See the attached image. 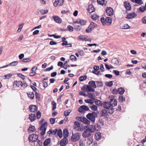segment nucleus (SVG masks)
Returning a JSON list of instances; mask_svg holds the SVG:
<instances>
[{
	"label": "nucleus",
	"mask_w": 146,
	"mask_h": 146,
	"mask_svg": "<svg viewBox=\"0 0 146 146\" xmlns=\"http://www.w3.org/2000/svg\"><path fill=\"white\" fill-rule=\"evenodd\" d=\"M97 116V113L94 112L92 113H89L87 114L86 117L93 122H94L95 121L96 117Z\"/></svg>",
	"instance_id": "obj_1"
},
{
	"label": "nucleus",
	"mask_w": 146,
	"mask_h": 146,
	"mask_svg": "<svg viewBox=\"0 0 146 146\" xmlns=\"http://www.w3.org/2000/svg\"><path fill=\"white\" fill-rule=\"evenodd\" d=\"M47 125L48 124L47 122H45L42 124L40 127V129L41 131V132L40 133V134L42 136L45 134Z\"/></svg>",
	"instance_id": "obj_2"
},
{
	"label": "nucleus",
	"mask_w": 146,
	"mask_h": 146,
	"mask_svg": "<svg viewBox=\"0 0 146 146\" xmlns=\"http://www.w3.org/2000/svg\"><path fill=\"white\" fill-rule=\"evenodd\" d=\"M81 90L84 92H93L95 91V89L88 85L83 86L81 88Z\"/></svg>",
	"instance_id": "obj_3"
},
{
	"label": "nucleus",
	"mask_w": 146,
	"mask_h": 146,
	"mask_svg": "<svg viewBox=\"0 0 146 146\" xmlns=\"http://www.w3.org/2000/svg\"><path fill=\"white\" fill-rule=\"evenodd\" d=\"M38 136L35 134H30L28 137L29 141L31 142H35L37 140Z\"/></svg>",
	"instance_id": "obj_4"
},
{
	"label": "nucleus",
	"mask_w": 146,
	"mask_h": 146,
	"mask_svg": "<svg viewBox=\"0 0 146 146\" xmlns=\"http://www.w3.org/2000/svg\"><path fill=\"white\" fill-rule=\"evenodd\" d=\"M80 135L78 133L73 134L72 133V135L71 137V140L73 141H78L80 138Z\"/></svg>",
	"instance_id": "obj_5"
},
{
	"label": "nucleus",
	"mask_w": 146,
	"mask_h": 146,
	"mask_svg": "<svg viewBox=\"0 0 146 146\" xmlns=\"http://www.w3.org/2000/svg\"><path fill=\"white\" fill-rule=\"evenodd\" d=\"M106 12L107 15L110 16H112L114 13L113 9L111 7H107Z\"/></svg>",
	"instance_id": "obj_6"
},
{
	"label": "nucleus",
	"mask_w": 146,
	"mask_h": 146,
	"mask_svg": "<svg viewBox=\"0 0 146 146\" xmlns=\"http://www.w3.org/2000/svg\"><path fill=\"white\" fill-rule=\"evenodd\" d=\"M89 109L88 107L86 106H82L78 108V111L81 113H83L85 112V111H88Z\"/></svg>",
	"instance_id": "obj_7"
},
{
	"label": "nucleus",
	"mask_w": 146,
	"mask_h": 146,
	"mask_svg": "<svg viewBox=\"0 0 146 146\" xmlns=\"http://www.w3.org/2000/svg\"><path fill=\"white\" fill-rule=\"evenodd\" d=\"M92 135V134L90 131L87 129L84 131L82 134V136L84 138H87L90 137Z\"/></svg>",
	"instance_id": "obj_8"
},
{
	"label": "nucleus",
	"mask_w": 146,
	"mask_h": 146,
	"mask_svg": "<svg viewBox=\"0 0 146 146\" xmlns=\"http://www.w3.org/2000/svg\"><path fill=\"white\" fill-rule=\"evenodd\" d=\"M68 143V139L67 138L64 137L60 141V145L61 146H65Z\"/></svg>",
	"instance_id": "obj_9"
},
{
	"label": "nucleus",
	"mask_w": 146,
	"mask_h": 146,
	"mask_svg": "<svg viewBox=\"0 0 146 146\" xmlns=\"http://www.w3.org/2000/svg\"><path fill=\"white\" fill-rule=\"evenodd\" d=\"M79 119V120L84 124H89L90 123V121L85 117H80Z\"/></svg>",
	"instance_id": "obj_10"
},
{
	"label": "nucleus",
	"mask_w": 146,
	"mask_h": 146,
	"mask_svg": "<svg viewBox=\"0 0 146 146\" xmlns=\"http://www.w3.org/2000/svg\"><path fill=\"white\" fill-rule=\"evenodd\" d=\"M29 108L31 112H35L37 110V108L36 106L33 105H30L29 106Z\"/></svg>",
	"instance_id": "obj_11"
},
{
	"label": "nucleus",
	"mask_w": 146,
	"mask_h": 146,
	"mask_svg": "<svg viewBox=\"0 0 146 146\" xmlns=\"http://www.w3.org/2000/svg\"><path fill=\"white\" fill-rule=\"evenodd\" d=\"M124 5L127 11H129L131 10V7L130 3L128 1H125L124 2Z\"/></svg>",
	"instance_id": "obj_12"
},
{
	"label": "nucleus",
	"mask_w": 146,
	"mask_h": 146,
	"mask_svg": "<svg viewBox=\"0 0 146 146\" xmlns=\"http://www.w3.org/2000/svg\"><path fill=\"white\" fill-rule=\"evenodd\" d=\"M52 18L54 19V21L57 23H60L62 22L61 19L58 16H53Z\"/></svg>",
	"instance_id": "obj_13"
},
{
	"label": "nucleus",
	"mask_w": 146,
	"mask_h": 146,
	"mask_svg": "<svg viewBox=\"0 0 146 146\" xmlns=\"http://www.w3.org/2000/svg\"><path fill=\"white\" fill-rule=\"evenodd\" d=\"M86 127L87 129L90 131L91 133H93L96 130V128L94 127V125H90L88 127V126H86Z\"/></svg>",
	"instance_id": "obj_14"
},
{
	"label": "nucleus",
	"mask_w": 146,
	"mask_h": 146,
	"mask_svg": "<svg viewBox=\"0 0 146 146\" xmlns=\"http://www.w3.org/2000/svg\"><path fill=\"white\" fill-rule=\"evenodd\" d=\"M137 16V14L135 13H129L127 15V16L126 17L128 19H130L133 18Z\"/></svg>",
	"instance_id": "obj_15"
},
{
	"label": "nucleus",
	"mask_w": 146,
	"mask_h": 146,
	"mask_svg": "<svg viewBox=\"0 0 146 146\" xmlns=\"http://www.w3.org/2000/svg\"><path fill=\"white\" fill-rule=\"evenodd\" d=\"M95 8L92 5H90L89 6L88 9V12L90 13L95 11Z\"/></svg>",
	"instance_id": "obj_16"
},
{
	"label": "nucleus",
	"mask_w": 146,
	"mask_h": 146,
	"mask_svg": "<svg viewBox=\"0 0 146 146\" xmlns=\"http://www.w3.org/2000/svg\"><path fill=\"white\" fill-rule=\"evenodd\" d=\"M110 102L111 104V106H115L117 104V101L114 98L111 99L110 100Z\"/></svg>",
	"instance_id": "obj_17"
},
{
	"label": "nucleus",
	"mask_w": 146,
	"mask_h": 146,
	"mask_svg": "<svg viewBox=\"0 0 146 146\" xmlns=\"http://www.w3.org/2000/svg\"><path fill=\"white\" fill-rule=\"evenodd\" d=\"M29 119L31 121H34L36 118V115L34 113H31L29 115Z\"/></svg>",
	"instance_id": "obj_18"
},
{
	"label": "nucleus",
	"mask_w": 146,
	"mask_h": 146,
	"mask_svg": "<svg viewBox=\"0 0 146 146\" xmlns=\"http://www.w3.org/2000/svg\"><path fill=\"white\" fill-rule=\"evenodd\" d=\"M111 106L110 102H104L103 107L104 108L109 109L111 108Z\"/></svg>",
	"instance_id": "obj_19"
},
{
	"label": "nucleus",
	"mask_w": 146,
	"mask_h": 146,
	"mask_svg": "<svg viewBox=\"0 0 146 146\" xmlns=\"http://www.w3.org/2000/svg\"><path fill=\"white\" fill-rule=\"evenodd\" d=\"M21 85H22V82L20 81L16 80L13 82V85L18 87H21Z\"/></svg>",
	"instance_id": "obj_20"
},
{
	"label": "nucleus",
	"mask_w": 146,
	"mask_h": 146,
	"mask_svg": "<svg viewBox=\"0 0 146 146\" xmlns=\"http://www.w3.org/2000/svg\"><path fill=\"white\" fill-rule=\"evenodd\" d=\"M111 18L110 17H107L105 19V24L107 25H110L112 22Z\"/></svg>",
	"instance_id": "obj_21"
},
{
	"label": "nucleus",
	"mask_w": 146,
	"mask_h": 146,
	"mask_svg": "<svg viewBox=\"0 0 146 146\" xmlns=\"http://www.w3.org/2000/svg\"><path fill=\"white\" fill-rule=\"evenodd\" d=\"M89 86L92 87V88H96L97 86L95 82L94 81H90L88 82Z\"/></svg>",
	"instance_id": "obj_22"
},
{
	"label": "nucleus",
	"mask_w": 146,
	"mask_h": 146,
	"mask_svg": "<svg viewBox=\"0 0 146 146\" xmlns=\"http://www.w3.org/2000/svg\"><path fill=\"white\" fill-rule=\"evenodd\" d=\"M101 114L102 117L106 116L108 117V116L107 111L106 110H102Z\"/></svg>",
	"instance_id": "obj_23"
},
{
	"label": "nucleus",
	"mask_w": 146,
	"mask_h": 146,
	"mask_svg": "<svg viewBox=\"0 0 146 146\" xmlns=\"http://www.w3.org/2000/svg\"><path fill=\"white\" fill-rule=\"evenodd\" d=\"M94 137L98 141L100 140L101 138V134L100 132H97L95 134Z\"/></svg>",
	"instance_id": "obj_24"
},
{
	"label": "nucleus",
	"mask_w": 146,
	"mask_h": 146,
	"mask_svg": "<svg viewBox=\"0 0 146 146\" xmlns=\"http://www.w3.org/2000/svg\"><path fill=\"white\" fill-rule=\"evenodd\" d=\"M28 130L29 133L33 132L35 130V127L34 126L31 125L29 127Z\"/></svg>",
	"instance_id": "obj_25"
},
{
	"label": "nucleus",
	"mask_w": 146,
	"mask_h": 146,
	"mask_svg": "<svg viewBox=\"0 0 146 146\" xmlns=\"http://www.w3.org/2000/svg\"><path fill=\"white\" fill-rule=\"evenodd\" d=\"M69 134L68 131V130L66 129H64L63 131V135L64 137L67 138Z\"/></svg>",
	"instance_id": "obj_26"
},
{
	"label": "nucleus",
	"mask_w": 146,
	"mask_h": 146,
	"mask_svg": "<svg viewBox=\"0 0 146 146\" xmlns=\"http://www.w3.org/2000/svg\"><path fill=\"white\" fill-rule=\"evenodd\" d=\"M125 91L124 89L122 87L119 88L117 90L118 93L120 95L123 94Z\"/></svg>",
	"instance_id": "obj_27"
},
{
	"label": "nucleus",
	"mask_w": 146,
	"mask_h": 146,
	"mask_svg": "<svg viewBox=\"0 0 146 146\" xmlns=\"http://www.w3.org/2000/svg\"><path fill=\"white\" fill-rule=\"evenodd\" d=\"M27 94L28 97L31 100L33 99L34 98V94L33 92H29L27 93Z\"/></svg>",
	"instance_id": "obj_28"
},
{
	"label": "nucleus",
	"mask_w": 146,
	"mask_h": 146,
	"mask_svg": "<svg viewBox=\"0 0 146 146\" xmlns=\"http://www.w3.org/2000/svg\"><path fill=\"white\" fill-rule=\"evenodd\" d=\"M111 62L112 64L115 65H118L119 63V61L116 58H114L112 59Z\"/></svg>",
	"instance_id": "obj_29"
},
{
	"label": "nucleus",
	"mask_w": 146,
	"mask_h": 146,
	"mask_svg": "<svg viewBox=\"0 0 146 146\" xmlns=\"http://www.w3.org/2000/svg\"><path fill=\"white\" fill-rule=\"evenodd\" d=\"M50 142V139L48 138L46 139L44 142V145L45 146H47Z\"/></svg>",
	"instance_id": "obj_30"
},
{
	"label": "nucleus",
	"mask_w": 146,
	"mask_h": 146,
	"mask_svg": "<svg viewBox=\"0 0 146 146\" xmlns=\"http://www.w3.org/2000/svg\"><path fill=\"white\" fill-rule=\"evenodd\" d=\"M94 100H95V103L96 105L98 106H102V103L100 101L96 99H94Z\"/></svg>",
	"instance_id": "obj_31"
},
{
	"label": "nucleus",
	"mask_w": 146,
	"mask_h": 146,
	"mask_svg": "<svg viewBox=\"0 0 146 146\" xmlns=\"http://www.w3.org/2000/svg\"><path fill=\"white\" fill-rule=\"evenodd\" d=\"M92 110L96 111L97 110L98 107L96 105L93 104L90 107Z\"/></svg>",
	"instance_id": "obj_32"
},
{
	"label": "nucleus",
	"mask_w": 146,
	"mask_h": 146,
	"mask_svg": "<svg viewBox=\"0 0 146 146\" xmlns=\"http://www.w3.org/2000/svg\"><path fill=\"white\" fill-rule=\"evenodd\" d=\"M96 84L97 85V87H100L102 86L103 85V84L101 82H99L98 81H96Z\"/></svg>",
	"instance_id": "obj_33"
},
{
	"label": "nucleus",
	"mask_w": 146,
	"mask_h": 146,
	"mask_svg": "<svg viewBox=\"0 0 146 146\" xmlns=\"http://www.w3.org/2000/svg\"><path fill=\"white\" fill-rule=\"evenodd\" d=\"M99 17V16L96 14H94L92 15V18L94 20L97 19Z\"/></svg>",
	"instance_id": "obj_34"
},
{
	"label": "nucleus",
	"mask_w": 146,
	"mask_h": 146,
	"mask_svg": "<svg viewBox=\"0 0 146 146\" xmlns=\"http://www.w3.org/2000/svg\"><path fill=\"white\" fill-rule=\"evenodd\" d=\"M93 141V139L92 138H90L87 139L86 143L90 145L92 143Z\"/></svg>",
	"instance_id": "obj_35"
},
{
	"label": "nucleus",
	"mask_w": 146,
	"mask_h": 146,
	"mask_svg": "<svg viewBox=\"0 0 146 146\" xmlns=\"http://www.w3.org/2000/svg\"><path fill=\"white\" fill-rule=\"evenodd\" d=\"M71 112V110H70L65 111L64 112V115L65 116H67L69 115Z\"/></svg>",
	"instance_id": "obj_36"
},
{
	"label": "nucleus",
	"mask_w": 146,
	"mask_h": 146,
	"mask_svg": "<svg viewBox=\"0 0 146 146\" xmlns=\"http://www.w3.org/2000/svg\"><path fill=\"white\" fill-rule=\"evenodd\" d=\"M105 66L107 69L109 70L110 69L113 68L114 67L111 65H109L107 64H105Z\"/></svg>",
	"instance_id": "obj_37"
},
{
	"label": "nucleus",
	"mask_w": 146,
	"mask_h": 146,
	"mask_svg": "<svg viewBox=\"0 0 146 146\" xmlns=\"http://www.w3.org/2000/svg\"><path fill=\"white\" fill-rule=\"evenodd\" d=\"M58 135L59 137L61 138L62 137V131L61 129H59L58 131Z\"/></svg>",
	"instance_id": "obj_38"
},
{
	"label": "nucleus",
	"mask_w": 146,
	"mask_h": 146,
	"mask_svg": "<svg viewBox=\"0 0 146 146\" xmlns=\"http://www.w3.org/2000/svg\"><path fill=\"white\" fill-rule=\"evenodd\" d=\"M84 101L86 103L89 104H93L94 103L93 101L91 99H88L85 100Z\"/></svg>",
	"instance_id": "obj_39"
},
{
	"label": "nucleus",
	"mask_w": 146,
	"mask_h": 146,
	"mask_svg": "<svg viewBox=\"0 0 146 146\" xmlns=\"http://www.w3.org/2000/svg\"><path fill=\"white\" fill-rule=\"evenodd\" d=\"M70 59L73 61H76L77 60V58L76 57L73 55H71L70 57Z\"/></svg>",
	"instance_id": "obj_40"
},
{
	"label": "nucleus",
	"mask_w": 146,
	"mask_h": 146,
	"mask_svg": "<svg viewBox=\"0 0 146 146\" xmlns=\"http://www.w3.org/2000/svg\"><path fill=\"white\" fill-rule=\"evenodd\" d=\"M90 27H91L93 29L94 27H96L97 26V25L93 22H92L90 23Z\"/></svg>",
	"instance_id": "obj_41"
},
{
	"label": "nucleus",
	"mask_w": 146,
	"mask_h": 146,
	"mask_svg": "<svg viewBox=\"0 0 146 146\" xmlns=\"http://www.w3.org/2000/svg\"><path fill=\"white\" fill-rule=\"evenodd\" d=\"M18 63V62L17 61H15L11 63L9 65V66H16V65H17Z\"/></svg>",
	"instance_id": "obj_42"
},
{
	"label": "nucleus",
	"mask_w": 146,
	"mask_h": 146,
	"mask_svg": "<svg viewBox=\"0 0 146 146\" xmlns=\"http://www.w3.org/2000/svg\"><path fill=\"white\" fill-rule=\"evenodd\" d=\"M35 95L36 99L38 100H40V94L38 93L37 92H36L35 93Z\"/></svg>",
	"instance_id": "obj_43"
},
{
	"label": "nucleus",
	"mask_w": 146,
	"mask_h": 146,
	"mask_svg": "<svg viewBox=\"0 0 146 146\" xmlns=\"http://www.w3.org/2000/svg\"><path fill=\"white\" fill-rule=\"evenodd\" d=\"M106 84L107 86L109 87L113 85V81H110L109 82H106Z\"/></svg>",
	"instance_id": "obj_44"
},
{
	"label": "nucleus",
	"mask_w": 146,
	"mask_h": 146,
	"mask_svg": "<svg viewBox=\"0 0 146 146\" xmlns=\"http://www.w3.org/2000/svg\"><path fill=\"white\" fill-rule=\"evenodd\" d=\"M130 28V27L127 24H124L122 27V29H128Z\"/></svg>",
	"instance_id": "obj_45"
},
{
	"label": "nucleus",
	"mask_w": 146,
	"mask_h": 146,
	"mask_svg": "<svg viewBox=\"0 0 146 146\" xmlns=\"http://www.w3.org/2000/svg\"><path fill=\"white\" fill-rule=\"evenodd\" d=\"M74 28L77 31H80L81 28V26L78 25H75Z\"/></svg>",
	"instance_id": "obj_46"
},
{
	"label": "nucleus",
	"mask_w": 146,
	"mask_h": 146,
	"mask_svg": "<svg viewBox=\"0 0 146 146\" xmlns=\"http://www.w3.org/2000/svg\"><path fill=\"white\" fill-rule=\"evenodd\" d=\"M119 102H122L125 101V98L122 96H120L119 98Z\"/></svg>",
	"instance_id": "obj_47"
},
{
	"label": "nucleus",
	"mask_w": 146,
	"mask_h": 146,
	"mask_svg": "<svg viewBox=\"0 0 146 146\" xmlns=\"http://www.w3.org/2000/svg\"><path fill=\"white\" fill-rule=\"evenodd\" d=\"M93 29L90 27V26L88 27L87 28L86 30V31L87 33H89Z\"/></svg>",
	"instance_id": "obj_48"
},
{
	"label": "nucleus",
	"mask_w": 146,
	"mask_h": 146,
	"mask_svg": "<svg viewBox=\"0 0 146 146\" xmlns=\"http://www.w3.org/2000/svg\"><path fill=\"white\" fill-rule=\"evenodd\" d=\"M88 96L89 98L93 100L94 99V97L93 96L92 94V93H88Z\"/></svg>",
	"instance_id": "obj_49"
},
{
	"label": "nucleus",
	"mask_w": 146,
	"mask_h": 146,
	"mask_svg": "<svg viewBox=\"0 0 146 146\" xmlns=\"http://www.w3.org/2000/svg\"><path fill=\"white\" fill-rule=\"evenodd\" d=\"M135 3L139 5H141L143 3V2L142 0H135Z\"/></svg>",
	"instance_id": "obj_50"
},
{
	"label": "nucleus",
	"mask_w": 146,
	"mask_h": 146,
	"mask_svg": "<svg viewBox=\"0 0 146 146\" xmlns=\"http://www.w3.org/2000/svg\"><path fill=\"white\" fill-rule=\"evenodd\" d=\"M86 76H82L80 77L79 80L80 81H82L86 79L87 78Z\"/></svg>",
	"instance_id": "obj_51"
},
{
	"label": "nucleus",
	"mask_w": 146,
	"mask_h": 146,
	"mask_svg": "<svg viewBox=\"0 0 146 146\" xmlns=\"http://www.w3.org/2000/svg\"><path fill=\"white\" fill-rule=\"evenodd\" d=\"M105 0H97V1L98 3L100 4L103 5L104 4Z\"/></svg>",
	"instance_id": "obj_52"
},
{
	"label": "nucleus",
	"mask_w": 146,
	"mask_h": 146,
	"mask_svg": "<svg viewBox=\"0 0 146 146\" xmlns=\"http://www.w3.org/2000/svg\"><path fill=\"white\" fill-rule=\"evenodd\" d=\"M40 12L42 15H44L47 13L48 12V11L47 10H42L40 11Z\"/></svg>",
	"instance_id": "obj_53"
},
{
	"label": "nucleus",
	"mask_w": 146,
	"mask_h": 146,
	"mask_svg": "<svg viewBox=\"0 0 146 146\" xmlns=\"http://www.w3.org/2000/svg\"><path fill=\"white\" fill-rule=\"evenodd\" d=\"M35 145H36V146H41L42 145V143L41 141L38 140L36 142V143H35Z\"/></svg>",
	"instance_id": "obj_54"
},
{
	"label": "nucleus",
	"mask_w": 146,
	"mask_h": 146,
	"mask_svg": "<svg viewBox=\"0 0 146 146\" xmlns=\"http://www.w3.org/2000/svg\"><path fill=\"white\" fill-rule=\"evenodd\" d=\"M86 23V21L84 20L80 19V24L82 25H84Z\"/></svg>",
	"instance_id": "obj_55"
},
{
	"label": "nucleus",
	"mask_w": 146,
	"mask_h": 146,
	"mask_svg": "<svg viewBox=\"0 0 146 146\" xmlns=\"http://www.w3.org/2000/svg\"><path fill=\"white\" fill-rule=\"evenodd\" d=\"M31 60L30 58H27L24 59L22 60V62H31Z\"/></svg>",
	"instance_id": "obj_56"
},
{
	"label": "nucleus",
	"mask_w": 146,
	"mask_h": 146,
	"mask_svg": "<svg viewBox=\"0 0 146 146\" xmlns=\"http://www.w3.org/2000/svg\"><path fill=\"white\" fill-rule=\"evenodd\" d=\"M52 104L53 105V107L52 108V110L54 111L56 108V102L54 101H53L52 102Z\"/></svg>",
	"instance_id": "obj_57"
},
{
	"label": "nucleus",
	"mask_w": 146,
	"mask_h": 146,
	"mask_svg": "<svg viewBox=\"0 0 146 146\" xmlns=\"http://www.w3.org/2000/svg\"><path fill=\"white\" fill-rule=\"evenodd\" d=\"M94 127L96 128V130L97 131H99L101 129V127L100 125L97 124L94 126Z\"/></svg>",
	"instance_id": "obj_58"
},
{
	"label": "nucleus",
	"mask_w": 146,
	"mask_h": 146,
	"mask_svg": "<svg viewBox=\"0 0 146 146\" xmlns=\"http://www.w3.org/2000/svg\"><path fill=\"white\" fill-rule=\"evenodd\" d=\"M114 111V108L112 107L111 109L109 110V111H108V113L110 114H112L113 113Z\"/></svg>",
	"instance_id": "obj_59"
},
{
	"label": "nucleus",
	"mask_w": 146,
	"mask_h": 146,
	"mask_svg": "<svg viewBox=\"0 0 146 146\" xmlns=\"http://www.w3.org/2000/svg\"><path fill=\"white\" fill-rule=\"evenodd\" d=\"M57 132V130L55 129L54 130H53L52 129L51 131V134L54 135H55Z\"/></svg>",
	"instance_id": "obj_60"
},
{
	"label": "nucleus",
	"mask_w": 146,
	"mask_h": 146,
	"mask_svg": "<svg viewBox=\"0 0 146 146\" xmlns=\"http://www.w3.org/2000/svg\"><path fill=\"white\" fill-rule=\"evenodd\" d=\"M100 20L101 22L103 25L105 24V19L104 17H101L100 19Z\"/></svg>",
	"instance_id": "obj_61"
},
{
	"label": "nucleus",
	"mask_w": 146,
	"mask_h": 146,
	"mask_svg": "<svg viewBox=\"0 0 146 146\" xmlns=\"http://www.w3.org/2000/svg\"><path fill=\"white\" fill-rule=\"evenodd\" d=\"M36 74L35 72L33 71L29 73V75L31 76H34L36 75Z\"/></svg>",
	"instance_id": "obj_62"
},
{
	"label": "nucleus",
	"mask_w": 146,
	"mask_h": 146,
	"mask_svg": "<svg viewBox=\"0 0 146 146\" xmlns=\"http://www.w3.org/2000/svg\"><path fill=\"white\" fill-rule=\"evenodd\" d=\"M80 146H85V144L83 141L82 140H80Z\"/></svg>",
	"instance_id": "obj_63"
},
{
	"label": "nucleus",
	"mask_w": 146,
	"mask_h": 146,
	"mask_svg": "<svg viewBox=\"0 0 146 146\" xmlns=\"http://www.w3.org/2000/svg\"><path fill=\"white\" fill-rule=\"evenodd\" d=\"M142 22L144 24H146V17H144L142 19Z\"/></svg>",
	"instance_id": "obj_64"
}]
</instances>
